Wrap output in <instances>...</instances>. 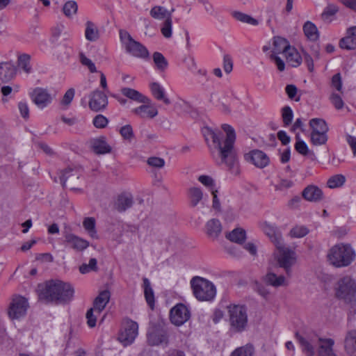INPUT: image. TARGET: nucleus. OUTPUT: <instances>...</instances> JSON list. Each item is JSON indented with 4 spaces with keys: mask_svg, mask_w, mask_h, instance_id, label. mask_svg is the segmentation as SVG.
<instances>
[{
    "mask_svg": "<svg viewBox=\"0 0 356 356\" xmlns=\"http://www.w3.org/2000/svg\"><path fill=\"white\" fill-rule=\"evenodd\" d=\"M222 129L226 133L225 137L219 130L205 127L203 130L205 140L213 159L218 165H224L231 174L238 175L240 167L234 149L235 131L230 125L226 124L222 125Z\"/></svg>",
    "mask_w": 356,
    "mask_h": 356,
    "instance_id": "obj_1",
    "label": "nucleus"
},
{
    "mask_svg": "<svg viewBox=\"0 0 356 356\" xmlns=\"http://www.w3.org/2000/svg\"><path fill=\"white\" fill-rule=\"evenodd\" d=\"M74 289L70 284L60 280H51L40 289L39 298L47 302H67L72 300Z\"/></svg>",
    "mask_w": 356,
    "mask_h": 356,
    "instance_id": "obj_2",
    "label": "nucleus"
},
{
    "mask_svg": "<svg viewBox=\"0 0 356 356\" xmlns=\"http://www.w3.org/2000/svg\"><path fill=\"white\" fill-rule=\"evenodd\" d=\"M355 257L356 253L352 246L346 243L334 245L327 254L328 261L337 268L348 266L355 260Z\"/></svg>",
    "mask_w": 356,
    "mask_h": 356,
    "instance_id": "obj_3",
    "label": "nucleus"
},
{
    "mask_svg": "<svg viewBox=\"0 0 356 356\" xmlns=\"http://www.w3.org/2000/svg\"><path fill=\"white\" fill-rule=\"evenodd\" d=\"M335 297L350 306L356 305V280L350 275L339 278L334 284Z\"/></svg>",
    "mask_w": 356,
    "mask_h": 356,
    "instance_id": "obj_4",
    "label": "nucleus"
},
{
    "mask_svg": "<svg viewBox=\"0 0 356 356\" xmlns=\"http://www.w3.org/2000/svg\"><path fill=\"white\" fill-rule=\"evenodd\" d=\"M273 257L279 267L282 268L287 276L291 275V268L297 261V254L294 250L286 247L284 243L275 247Z\"/></svg>",
    "mask_w": 356,
    "mask_h": 356,
    "instance_id": "obj_5",
    "label": "nucleus"
},
{
    "mask_svg": "<svg viewBox=\"0 0 356 356\" xmlns=\"http://www.w3.org/2000/svg\"><path fill=\"white\" fill-rule=\"evenodd\" d=\"M227 309L230 330L234 332L244 331L248 325L246 307L244 305H230Z\"/></svg>",
    "mask_w": 356,
    "mask_h": 356,
    "instance_id": "obj_6",
    "label": "nucleus"
},
{
    "mask_svg": "<svg viewBox=\"0 0 356 356\" xmlns=\"http://www.w3.org/2000/svg\"><path fill=\"white\" fill-rule=\"evenodd\" d=\"M191 287L195 298L200 301L211 300L216 296V287L209 280L195 277L191 280Z\"/></svg>",
    "mask_w": 356,
    "mask_h": 356,
    "instance_id": "obj_7",
    "label": "nucleus"
},
{
    "mask_svg": "<svg viewBox=\"0 0 356 356\" xmlns=\"http://www.w3.org/2000/svg\"><path fill=\"white\" fill-rule=\"evenodd\" d=\"M120 38L127 52L133 56L140 58H146L149 56L147 48L136 41L127 31H120Z\"/></svg>",
    "mask_w": 356,
    "mask_h": 356,
    "instance_id": "obj_8",
    "label": "nucleus"
},
{
    "mask_svg": "<svg viewBox=\"0 0 356 356\" xmlns=\"http://www.w3.org/2000/svg\"><path fill=\"white\" fill-rule=\"evenodd\" d=\"M138 334V325L131 319H124L118 335V341L124 346L131 345Z\"/></svg>",
    "mask_w": 356,
    "mask_h": 356,
    "instance_id": "obj_9",
    "label": "nucleus"
},
{
    "mask_svg": "<svg viewBox=\"0 0 356 356\" xmlns=\"http://www.w3.org/2000/svg\"><path fill=\"white\" fill-rule=\"evenodd\" d=\"M296 337L298 341L302 352L307 356H314L315 354V348L319 344L321 339L316 334L300 335L296 333Z\"/></svg>",
    "mask_w": 356,
    "mask_h": 356,
    "instance_id": "obj_10",
    "label": "nucleus"
},
{
    "mask_svg": "<svg viewBox=\"0 0 356 356\" xmlns=\"http://www.w3.org/2000/svg\"><path fill=\"white\" fill-rule=\"evenodd\" d=\"M28 307L27 300L24 297L15 296L9 307L8 315L10 318L18 319L24 316L26 313Z\"/></svg>",
    "mask_w": 356,
    "mask_h": 356,
    "instance_id": "obj_11",
    "label": "nucleus"
},
{
    "mask_svg": "<svg viewBox=\"0 0 356 356\" xmlns=\"http://www.w3.org/2000/svg\"><path fill=\"white\" fill-rule=\"evenodd\" d=\"M170 316L172 323L179 326L189 320L191 312L185 305L179 303L171 309Z\"/></svg>",
    "mask_w": 356,
    "mask_h": 356,
    "instance_id": "obj_12",
    "label": "nucleus"
},
{
    "mask_svg": "<svg viewBox=\"0 0 356 356\" xmlns=\"http://www.w3.org/2000/svg\"><path fill=\"white\" fill-rule=\"evenodd\" d=\"M30 97L33 102L39 108H44L52 101V96L47 89L35 88L31 92Z\"/></svg>",
    "mask_w": 356,
    "mask_h": 356,
    "instance_id": "obj_13",
    "label": "nucleus"
},
{
    "mask_svg": "<svg viewBox=\"0 0 356 356\" xmlns=\"http://www.w3.org/2000/svg\"><path fill=\"white\" fill-rule=\"evenodd\" d=\"M107 105L108 99L103 92L96 90L90 94L88 106L92 111H101L105 109Z\"/></svg>",
    "mask_w": 356,
    "mask_h": 356,
    "instance_id": "obj_14",
    "label": "nucleus"
},
{
    "mask_svg": "<svg viewBox=\"0 0 356 356\" xmlns=\"http://www.w3.org/2000/svg\"><path fill=\"white\" fill-rule=\"evenodd\" d=\"M63 236L64 243L77 252L86 250L90 245L88 241L68 232H63Z\"/></svg>",
    "mask_w": 356,
    "mask_h": 356,
    "instance_id": "obj_15",
    "label": "nucleus"
},
{
    "mask_svg": "<svg viewBox=\"0 0 356 356\" xmlns=\"http://www.w3.org/2000/svg\"><path fill=\"white\" fill-rule=\"evenodd\" d=\"M168 341L166 331L160 326L152 327L147 333V341L150 346H158Z\"/></svg>",
    "mask_w": 356,
    "mask_h": 356,
    "instance_id": "obj_16",
    "label": "nucleus"
},
{
    "mask_svg": "<svg viewBox=\"0 0 356 356\" xmlns=\"http://www.w3.org/2000/svg\"><path fill=\"white\" fill-rule=\"evenodd\" d=\"M79 170L67 168L61 173L60 183L63 187H69L72 190L76 189L75 186L79 182Z\"/></svg>",
    "mask_w": 356,
    "mask_h": 356,
    "instance_id": "obj_17",
    "label": "nucleus"
},
{
    "mask_svg": "<svg viewBox=\"0 0 356 356\" xmlns=\"http://www.w3.org/2000/svg\"><path fill=\"white\" fill-rule=\"evenodd\" d=\"M245 159L259 168H265L270 162V159L267 154L259 149L252 150L246 154Z\"/></svg>",
    "mask_w": 356,
    "mask_h": 356,
    "instance_id": "obj_18",
    "label": "nucleus"
},
{
    "mask_svg": "<svg viewBox=\"0 0 356 356\" xmlns=\"http://www.w3.org/2000/svg\"><path fill=\"white\" fill-rule=\"evenodd\" d=\"M134 204V197L131 194L123 193L117 196L113 204V208L118 212H124L131 208Z\"/></svg>",
    "mask_w": 356,
    "mask_h": 356,
    "instance_id": "obj_19",
    "label": "nucleus"
},
{
    "mask_svg": "<svg viewBox=\"0 0 356 356\" xmlns=\"http://www.w3.org/2000/svg\"><path fill=\"white\" fill-rule=\"evenodd\" d=\"M265 234L269 238L275 247L284 243V239L281 232L274 225L265 222L262 227Z\"/></svg>",
    "mask_w": 356,
    "mask_h": 356,
    "instance_id": "obj_20",
    "label": "nucleus"
},
{
    "mask_svg": "<svg viewBox=\"0 0 356 356\" xmlns=\"http://www.w3.org/2000/svg\"><path fill=\"white\" fill-rule=\"evenodd\" d=\"M302 196L307 201L318 202L323 199V193L318 186L309 185L302 191Z\"/></svg>",
    "mask_w": 356,
    "mask_h": 356,
    "instance_id": "obj_21",
    "label": "nucleus"
},
{
    "mask_svg": "<svg viewBox=\"0 0 356 356\" xmlns=\"http://www.w3.org/2000/svg\"><path fill=\"white\" fill-rule=\"evenodd\" d=\"M17 74V69L11 61L0 63V80L3 83L11 81Z\"/></svg>",
    "mask_w": 356,
    "mask_h": 356,
    "instance_id": "obj_22",
    "label": "nucleus"
},
{
    "mask_svg": "<svg viewBox=\"0 0 356 356\" xmlns=\"http://www.w3.org/2000/svg\"><path fill=\"white\" fill-rule=\"evenodd\" d=\"M151 103V101L150 103H143V105L134 108L131 112L141 118H154L158 115V111Z\"/></svg>",
    "mask_w": 356,
    "mask_h": 356,
    "instance_id": "obj_23",
    "label": "nucleus"
},
{
    "mask_svg": "<svg viewBox=\"0 0 356 356\" xmlns=\"http://www.w3.org/2000/svg\"><path fill=\"white\" fill-rule=\"evenodd\" d=\"M222 230V226L220 221L216 218L209 220L205 225V232L207 236L212 239H217Z\"/></svg>",
    "mask_w": 356,
    "mask_h": 356,
    "instance_id": "obj_24",
    "label": "nucleus"
},
{
    "mask_svg": "<svg viewBox=\"0 0 356 356\" xmlns=\"http://www.w3.org/2000/svg\"><path fill=\"white\" fill-rule=\"evenodd\" d=\"M264 282L275 288L287 286L288 282L284 275H277L272 271V268L268 267L266 275L263 278Z\"/></svg>",
    "mask_w": 356,
    "mask_h": 356,
    "instance_id": "obj_25",
    "label": "nucleus"
},
{
    "mask_svg": "<svg viewBox=\"0 0 356 356\" xmlns=\"http://www.w3.org/2000/svg\"><path fill=\"white\" fill-rule=\"evenodd\" d=\"M344 349L349 356H356V330L347 332L344 339Z\"/></svg>",
    "mask_w": 356,
    "mask_h": 356,
    "instance_id": "obj_26",
    "label": "nucleus"
},
{
    "mask_svg": "<svg viewBox=\"0 0 356 356\" xmlns=\"http://www.w3.org/2000/svg\"><path fill=\"white\" fill-rule=\"evenodd\" d=\"M110 297V292L107 290H104L99 293L93 302V307L92 308L95 310V313L97 314H101L108 302Z\"/></svg>",
    "mask_w": 356,
    "mask_h": 356,
    "instance_id": "obj_27",
    "label": "nucleus"
},
{
    "mask_svg": "<svg viewBox=\"0 0 356 356\" xmlns=\"http://www.w3.org/2000/svg\"><path fill=\"white\" fill-rule=\"evenodd\" d=\"M121 92L124 96L138 103H150V99L135 89L122 88Z\"/></svg>",
    "mask_w": 356,
    "mask_h": 356,
    "instance_id": "obj_28",
    "label": "nucleus"
},
{
    "mask_svg": "<svg viewBox=\"0 0 356 356\" xmlns=\"http://www.w3.org/2000/svg\"><path fill=\"white\" fill-rule=\"evenodd\" d=\"M91 146L92 150L97 154H104L111 152V146L103 136L93 139L91 141Z\"/></svg>",
    "mask_w": 356,
    "mask_h": 356,
    "instance_id": "obj_29",
    "label": "nucleus"
},
{
    "mask_svg": "<svg viewBox=\"0 0 356 356\" xmlns=\"http://www.w3.org/2000/svg\"><path fill=\"white\" fill-rule=\"evenodd\" d=\"M149 88L152 95L156 99L162 101L165 105L171 104L170 99L165 95L164 88L159 83H151Z\"/></svg>",
    "mask_w": 356,
    "mask_h": 356,
    "instance_id": "obj_30",
    "label": "nucleus"
},
{
    "mask_svg": "<svg viewBox=\"0 0 356 356\" xmlns=\"http://www.w3.org/2000/svg\"><path fill=\"white\" fill-rule=\"evenodd\" d=\"M291 47L289 42L280 36H275L273 38V51L271 54H280L281 53L285 54V52L289 50Z\"/></svg>",
    "mask_w": 356,
    "mask_h": 356,
    "instance_id": "obj_31",
    "label": "nucleus"
},
{
    "mask_svg": "<svg viewBox=\"0 0 356 356\" xmlns=\"http://www.w3.org/2000/svg\"><path fill=\"white\" fill-rule=\"evenodd\" d=\"M203 192L201 188L197 187H191L188 190V197L189 199V205L192 208L196 207L203 200Z\"/></svg>",
    "mask_w": 356,
    "mask_h": 356,
    "instance_id": "obj_32",
    "label": "nucleus"
},
{
    "mask_svg": "<svg viewBox=\"0 0 356 356\" xmlns=\"http://www.w3.org/2000/svg\"><path fill=\"white\" fill-rule=\"evenodd\" d=\"M285 58L286 62L289 63L292 67L299 66L302 60V56L300 55L298 51L291 46L285 52Z\"/></svg>",
    "mask_w": 356,
    "mask_h": 356,
    "instance_id": "obj_33",
    "label": "nucleus"
},
{
    "mask_svg": "<svg viewBox=\"0 0 356 356\" xmlns=\"http://www.w3.org/2000/svg\"><path fill=\"white\" fill-rule=\"evenodd\" d=\"M173 10L174 9H172L171 11H169L163 6H155L150 10L149 15L152 18L155 19H166L168 17H172V13Z\"/></svg>",
    "mask_w": 356,
    "mask_h": 356,
    "instance_id": "obj_34",
    "label": "nucleus"
},
{
    "mask_svg": "<svg viewBox=\"0 0 356 356\" xmlns=\"http://www.w3.org/2000/svg\"><path fill=\"white\" fill-rule=\"evenodd\" d=\"M334 341L331 339H321L319 342L318 356H337L332 350Z\"/></svg>",
    "mask_w": 356,
    "mask_h": 356,
    "instance_id": "obj_35",
    "label": "nucleus"
},
{
    "mask_svg": "<svg viewBox=\"0 0 356 356\" xmlns=\"http://www.w3.org/2000/svg\"><path fill=\"white\" fill-rule=\"evenodd\" d=\"M225 236L232 242L242 244L246 239V232L243 229L237 227L226 234Z\"/></svg>",
    "mask_w": 356,
    "mask_h": 356,
    "instance_id": "obj_36",
    "label": "nucleus"
},
{
    "mask_svg": "<svg viewBox=\"0 0 356 356\" xmlns=\"http://www.w3.org/2000/svg\"><path fill=\"white\" fill-rule=\"evenodd\" d=\"M303 31L305 36L311 41H316L319 38V33L316 25L309 22H306L303 25Z\"/></svg>",
    "mask_w": 356,
    "mask_h": 356,
    "instance_id": "obj_37",
    "label": "nucleus"
},
{
    "mask_svg": "<svg viewBox=\"0 0 356 356\" xmlns=\"http://www.w3.org/2000/svg\"><path fill=\"white\" fill-rule=\"evenodd\" d=\"M85 37L87 40L94 42L99 38V30L95 24L88 21L86 24Z\"/></svg>",
    "mask_w": 356,
    "mask_h": 356,
    "instance_id": "obj_38",
    "label": "nucleus"
},
{
    "mask_svg": "<svg viewBox=\"0 0 356 356\" xmlns=\"http://www.w3.org/2000/svg\"><path fill=\"white\" fill-rule=\"evenodd\" d=\"M144 293L145 300L148 305L153 309L154 306V295L151 287L149 280L146 277L143 278Z\"/></svg>",
    "mask_w": 356,
    "mask_h": 356,
    "instance_id": "obj_39",
    "label": "nucleus"
},
{
    "mask_svg": "<svg viewBox=\"0 0 356 356\" xmlns=\"http://www.w3.org/2000/svg\"><path fill=\"white\" fill-rule=\"evenodd\" d=\"M309 125L312 129V132L327 133L328 131L326 122L321 118L312 119Z\"/></svg>",
    "mask_w": 356,
    "mask_h": 356,
    "instance_id": "obj_40",
    "label": "nucleus"
},
{
    "mask_svg": "<svg viewBox=\"0 0 356 356\" xmlns=\"http://www.w3.org/2000/svg\"><path fill=\"white\" fill-rule=\"evenodd\" d=\"M31 56L27 54H23L17 58V65L23 70L26 74H30L32 72L31 65Z\"/></svg>",
    "mask_w": 356,
    "mask_h": 356,
    "instance_id": "obj_41",
    "label": "nucleus"
},
{
    "mask_svg": "<svg viewBox=\"0 0 356 356\" xmlns=\"http://www.w3.org/2000/svg\"><path fill=\"white\" fill-rule=\"evenodd\" d=\"M96 221L92 217L85 218L83 221V226L88 234L93 238H97V230L95 228Z\"/></svg>",
    "mask_w": 356,
    "mask_h": 356,
    "instance_id": "obj_42",
    "label": "nucleus"
},
{
    "mask_svg": "<svg viewBox=\"0 0 356 356\" xmlns=\"http://www.w3.org/2000/svg\"><path fill=\"white\" fill-rule=\"evenodd\" d=\"M232 16L234 17L236 20L248 24L252 26H257L259 24V22L257 19L253 18L249 15H247L245 13H243L242 12L239 11H234L232 13Z\"/></svg>",
    "mask_w": 356,
    "mask_h": 356,
    "instance_id": "obj_43",
    "label": "nucleus"
},
{
    "mask_svg": "<svg viewBox=\"0 0 356 356\" xmlns=\"http://www.w3.org/2000/svg\"><path fill=\"white\" fill-rule=\"evenodd\" d=\"M309 232V229L304 225H296L291 228L289 236L291 238H302Z\"/></svg>",
    "mask_w": 356,
    "mask_h": 356,
    "instance_id": "obj_44",
    "label": "nucleus"
},
{
    "mask_svg": "<svg viewBox=\"0 0 356 356\" xmlns=\"http://www.w3.org/2000/svg\"><path fill=\"white\" fill-rule=\"evenodd\" d=\"M78 10V6L74 1H67L63 7V12L67 17H72L76 14Z\"/></svg>",
    "mask_w": 356,
    "mask_h": 356,
    "instance_id": "obj_45",
    "label": "nucleus"
},
{
    "mask_svg": "<svg viewBox=\"0 0 356 356\" xmlns=\"http://www.w3.org/2000/svg\"><path fill=\"white\" fill-rule=\"evenodd\" d=\"M254 350L253 346L246 344L236 348L230 356H253Z\"/></svg>",
    "mask_w": 356,
    "mask_h": 356,
    "instance_id": "obj_46",
    "label": "nucleus"
},
{
    "mask_svg": "<svg viewBox=\"0 0 356 356\" xmlns=\"http://www.w3.org/2000/svg\"><path fill=\"white\" fill-rule=\"evenodd\" d=\"M340 47L348 50L356 49V38L347 35L339 42Z\"/></svg>",
    "mask_w": 356,
    "mask_h": 356,
    "instance_id": "obj_47",
    "label": "nucleus"
},
{
    "mask_svg": "<svg viewBox=\"0 0 356 356\" xmlns=\"http://www.w3.org/2000/svg\"><path fill=\"white\" fill-rule=\"evenodd\" d=\"M346 181V178L342 175H336L331 177L327 181V185L330 188L341 187Z\"/></svg>",
    "mask_w": 356,
    "mask_h": 356,
    "instance_id": "obj_48",
    "label": "nucleus"
},
{
    "mask_svg": "<svg viewBox=\"0 0 356 356\" xmlns=\"http://www.w3.org/2000/svg\"><path fill=\"white\" fill-rule=\"evenodd\" d=\"M153 60L158 70L163 71L168 66V61L162 54L154 52L153 54Z\"/></svg>",
    "mask_w": 356,
    "mask_h": 356,
    "instance_id": "obj_49",
    "label": "nucleus"
},
{
    "mask_svg": "<svg viewBox=\"0 0 356 356\" xmlns=\"http://www.w3.org/2000/svg\"><path fill=\"white\" fill-rule=\"evenodd\" d=\"M327 140V133L312 132L311 142L314 145H322Z\"/></svg>",
    "mask_w": 356,
    "mask_h": 356,
    "instance_id": "obj_50",
    "label": "nucleus"
},
{
    "mask_svg": "<svg viewBox=\"0 0 356 356\" xmlns=\"http://www.w3.org/2000/svg\"><path fill=\"white\" fill-rule=\"evenodd\" d=\"M97 261L95 258L90 259L88 264H83L79 267V271L82 274H86L90 271H97Z\"/></svg>",
    "mask_w": 356,
    "mask_h": 356,
    "instance_id": "obj_51",
    "label": "nucleus"
},
{
    "mask_svg": "<svg viewBox=\"0 0 356 356\" xmlns=\"http://www.w3.org/2000/svg\"><path fill=\"white\" fill-rule=\"evenodd\" d=\"M172 17H168L161 24V32L165 38L172 36Z\"/></svg>",
    "mask_w": 356,
    "mask_h": 356,
    "instance_id": "obj_52",
    "label": "nucleus"
},
{
    "mask_svg": "<svg viewBox=\"0 0 356 356\" xmlns=\"http://www.w3.org/2000/svg\"><path fill=\"white\" fill-rule=\"evenodd\" d=\"M146 162L149 167L155 169H161L165 164V160L158 156H150L147 158Z\"/></svg>",
    "mask_w": 356,
    "mask_h": 356,
    "instance_id": "obj_53",
    "label": "nucleus"
},
{
    "mask_svg": "<svg viewBox=\"0 0 356 356\" xmlns=\"http://www.w3.org/2000/svg\"><path fill=\"white\" fill-rule=\"evenodd\" d=\"M79 58L81 63L88 67L91 73L97 72V68L95 63L88 58H87L83 53L79 54Z\"/></svg>",
    "mask_w": 356,
    "mask_h": 356,
    "instance_id": "obj_54",
    "label": "nucleus"
},
{
    "mask_svg": "<svg viewBox=\"0 0 356 356\" xmlns=\"http://www.w3.org/2000/svg\"><path fill=\"white\" fill-rule=\"evenodd\" d=\"M92 124L97 129H104L108 125V120L104 115L99 114L93 118Z\"/></svg>",
    "mask_w": 356,
    "mask_h": 356,
    "instance_id": "obj_55",
    "label": "nucleus"
},
{
    "mask_svg": "<svg viewBox=\"0 0 356 356\" xmlns=\"http://www.w3.org/2000/svg\"><path fill=\"white\" fill-rule=\"evenodd\" d=\"M120 134L124 140H131L134 136L132 127L130 124H126L120 129Z\"/></svg>",
    "mask_w": 356,
    "mask_h": 356,
    "instance_id": "obj_56",
    "label": "nucleus"
},
{
    "mask_svg": "<svg viewBox=\"0 0 356 356\" xmlns=\"http://www.w3.org/2000/svg\"><path fill=\"white\" fill-rule=\"evenodd\" d=\"M283 122L285 126L289 125L293 120V111L289 106H284L282 110Z\"/></svg>",
    "mask_w": 356,
    "mask_h": 356,
    "instance_id": "obj_57",
    "label": "nucleus"
},
{
    "mask_svg": "<svg viewBox=\"0 0 356 356\" xmlns=\"http://www.w3.org/2000/svg\"><path fill=\"white\" fill-rule=\"evenodd\" d=\"M331 87L333 89H335L336 90L340 92L341 93H343L342 78H341V75L340 73H337L332 77Z\"/></svg>",
    "mask_w": 356,
    "mask_h": 356,
    "instance_id": "obj_58",
    "label": "nucleus"
},
{
    "mask_svg": "<svg viewBox=\"0 0 356 356\" xmlns=\"http://www.w3.org/2000/svg\"><path fill=\"white\" fill-rule=\"evenodd\" d=\"M338 11V8L334 5L327 6L323 13L321 14V17L323 20H327L330 17L333 16Z\"/></svg>",
    "mask_w": 356,
    "mask_h": 356,
    "instance_id": "obj_59",
    "label": "nucleus"
},
{
    "mask_svg": "<svg viewBox=\"0 0 356 356\" xmlns=\"http://www.w3.org/2000/svg\"><path fill=\"white\" fill-rule=\"evenodd\" d=\"M197 179L204 186L210 188L211 191L213 190L215 181L209 175H200L198 177Z\"/></svg>",
    "mask_w": 356,
    "mask_h": 356,
    "instance_id": "obj_60",
    "label": "nucleus"
},
{
    "mask_svg": "<svg viewBox=\"0 0 356 356\" xmlns=\"http://www.w3.org/2000/svg\"><path fill=\"white\" fill-rule=\"evenodd\" d=\"M93 309H90L86 313L87 324L90 327H94L96 325L97 316L99 314L95 313Z\"/></svg>",
    "mask_w": 356,
    "mask_h": 356,
    "instance_id": "obj_61",
    "label": "nucleus"
},
{
    "mask_svg": "<svg viewBox=\"0 0 356 356\" xmlns=\"http://www.w3.org/2000/svg\"><path fill=\"white\" fill-rule=\"evenodd\" d=\"M330 99L331 100V102L337 109H341L343 107L344 104L340 95L335 93H332Z\"/></svg>",
    "mask_w": 356,
    "mask_h": 356,
    "instance_id": "obj_62",
    "label": "nucleus"
},
{
    "mask_svg": "<svg viewBox=\"0 0 356 356\" xmlns=\"http://www.w3.org/2000/svg\"><path fill=\"white\" fill-rule=\"evenodd\" d=\"M74 93L75 92L73 88H70L69 90H67L63 97L61 104L63 105L68 106L72 101L74 97Z\"/></svg>",
    "mask_w": 356,
    "mask_h": 356,
    "instance_id": "obj_63",
    "label": "nucleus"
},
{
    "mask_svg": "<svg viewBox=\"0 0 356 356\" xmlns=\"http://www.w3.org/2000/svg\"><path fill=\"white\" fill-rule=\"evenodd\" d=\"M296 150L302 155H307L308 153V147L302 140H298L295 145Z\"/></svg>",
    "mask_w": 356,
    "mask_h": 356,
    "instance_id": "obj_64",
    "label": "nucleus"
}]
</instances>
